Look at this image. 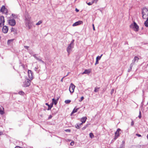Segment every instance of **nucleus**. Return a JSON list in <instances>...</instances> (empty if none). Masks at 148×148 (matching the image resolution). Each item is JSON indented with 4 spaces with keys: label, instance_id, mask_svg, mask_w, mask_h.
<instances>
[{
    "label": "nucleus",
    "instance_id": "obj_1",
    "mask_svg": "<svg viewBox=\"0 0 148 148\" xmlns=\"http://www.w3.org/2000/svg\"><path fill=\"white\" fill-rule=\"evenodd\" d=\"M31 17L27 13H25V21L26 26L28 27L29 29L30 28L29 24L30 23Z\"/></svg>",
    "mask_w": 148,
    "mask_h": 148
},
{
    "label": "nucleus",
    "instance_id": "obj_2",
    "mask_svg": "<svg viewBox=\"0 0 148 148\" xmlns=\"http://www.w3.org/2000/svg\"><path fill=\"white\" fill-rule=\"evenodd\" d=\"M74 41V40H73L67 48L66 51L68 53V55L69 54L72 49L73 48Z\"/></svg>",
    "mask_w": 148,
    "mask_h": 148
},
{
    "label": "nucleus",
    "instance_id": "obj_3",
    "mask_svg": "<svg viewBox=\"0 0 148 148\" xmlns=\"http://www.w3.org/2000/svg\"><path fill=\"white\" fill-rule=\"evenodd\" d=\"M142 13L143 15L142 18L143 19H145L148 16V9L145 7L142 9Z\"/></svg>",
    "mask_w": 148,
    "mask_h": 148
},
{
    "label": "nucleus",
    "instance_id": "obj_4",
    "mask_svg": "<svg viewBox=\"0 0 148 148\" xmlns=\"http://www.w3.org/2000/svg\"><path fill=\"white\" fill-rule=\"evenodd\" d=\"M130 28L133 29L136 32H138L139 29L138 26L135 22L130 25Z\"/></svg>",
    "mask_w": 148,
    "mask_h": 148
},
{
    "label": "nucleus",
    "instance_id": "obj_5",
    "mask_svg": "<svg viewBox=\"0 0 148 148\" xmlns=\"http://www.w3.org/2000/svg\"><path fill=\"white\" fill-rule=\"evenodd\" d=\"M9 24L11 26H14L16 24L15 19H13L12 18H10L8 20Z\"/></svg>",
    "mask_w": 148,
    "mask_h": 148
},
{
    "label": "nucleus",
    "instance_id": "obj_6",
    "mask_svg": "<svg viewBox=\"0 0 148 148\" xmlns=\"http://www.w3.org/2000/svg\"><path fill=\"white\" fill-rule=\"evenodd\" d=\"M4 17L3 16H0V27H1L4 25Z\"/></svg>",
    "mask_w": 148,
    "mask_h": 148
},
{
    "label": "nucleus",
    "instance_id": "obj_7",
    "mask_svg": "<svg viewBox=\"0 0 148 148\" xmlns=\"http://www.w3.org/2000/svg\"><path fill=\"white\" fill-rule=\"evenodd\" d=\"M30 80L29 79H26L23 83V86L26 87L30 85Z\"/></svg>",
    "mask_w": 148,
    "mask_h": 148
},
{
    "label": "nucleus",
    "instance_id": "obj_8",
    "mask_svg": "<svg viewBox=\"0 0 148 148\" xmlns=\"http://www.w3.org/2000/svg\"><path fill=\"white\" fill-rule=\"evenodd\" d=\"M121 130L120 128H118L115 133V137L114 138V140H115L120 135L119 132Z\"/></svg>",
    "mask_w": 148,
    "mask_h": 148
},
{
    "label": "nucleus",
    "instance_id": "obj_9",
    "mask_svg": "<svg viewBox=\"0 0 148 148\" xmlns=\"http://www.w3.org/2000/svg\"><path fill=\"white\" fill-rule=\"evenodd\" d=\"M75 87V86L73 83L71 84L69 88V90L71 93L74 92Z\"/></svg>",
    "mask_w": 148,
    "mask_h": 148
},
{
    "label": "nucleus",
    "instance_id": "obj_10",
    "mask_svg": "<svg viewBox=\"0 0 148 148\" xmlns=\"http://www.w3.org/2000/svg\"><path fill=\"white\" fill-rule=\"evenodd\" d=\"M139 60V58L137 56H135L133 60L132 61V63L131 64L132 65H135L136 64V62H137Z\"/></svg>",
    "mask_w": 148,
    "mask_h": 148
},
{
    "label": "nucleus",
    "instance_id": "obj_11",
    "mask_svg": "<svg viewBox=\"0 0 148 148\" xmlns=\"http://www.w3.org/2000/svg\"><path fill=\"white\" fill-rule=\"evenodd\" d=\"M83 24V21H79L74 23L72 26L73 27L77 26Z\"/></svg>",
    "mask_w": 148,
    "mask_h": 148
},
{
    "label": "nucleus",
    "instance_id": "obj_12",
    "mask_svg": "<svg viewBox=\"0 0 148 148\" xmlns=\"http://www.w3.org/2000/svg\"><path fill=\"white\" fill-rule=\"evenodd\" d=\"M8 27L6 26H4L2 28L3 32L4 33H6L8 31Z\"/></svg>",
    "mask_w": 148,
    "mask_h": 148
},
{
    "label": "nucleus",
    "instance_id": "obj_13",
    "mask_svg": "<svg viewBox=\"0 0 148 148\" xmlns=\"http://www.w3.org/2000/svg\"><path fill=\"white\" fill-rule=\"evenodd\" d=\"M28 76L29 78L31 79H32L33 78V73L32 72V71L31 70H28Z\"/></svg>",
    "mask_w": 148,
    "mask_h": 148
},
{
    "label": "nucleus",
    "instance_id": "obj_14",
    "mask_svg": "<svg viewBox=\"0 0 148 148\" xmlns=\"http://www.w3.org/2000/svg\"><path fill=\"white\" fill-rule=\"evenodd\" d=\"M18 15L15 14H12L11 15L10 18H12L13 19H17L18 18Z\"/></svg>",
    "mask_w": 148,
    "mask_h": 148
},
{
    "label": "nucleus",
    "instance_id": "obj_15",
    "mask_svg": "<svg viewBox=\"0 0 148 148\" xmlns=\"http://www.w3.org/2000/svg\"><path fill=\"white\" fill-rule=\"evenodd\" d=\"M122 143V144L120 145V147L117 148H125V141L124 140H123Z\"/></svg>",
    "mask_w": 148,
    "mask_h": 148
},
{
    "label": "nucleus",
    "instance_id": "obj_16",
    "mask_svg": "<svg viewBox=\"0 0 148 148\" xmlns=\"http://www.w3.org/2000/svg\"><path fill=\"white\" fill-rule=\"evenodd\" d=\"M0 11L2 12H5V11H7V9L5 6H2L1 8Z\"/></svg>",
    "mask_w": 148,
    "mask_h": 148
},
{
    "label": "nucleus",
    "instance_id": "obj_17",
    "mask_svg": "<svg viewBox=\"0 0 148 148\" xmlns=\"http://www.w3.org/2000/svg\"><path fill=\"white\" fill-rule=\"evenodd\" d=\"M4 108L2 106H0V114H1L3 115L4 114Z\"/></svg>",
    "mask_w": 148,
    "mask_h": 148
},
{
    "label": "nucleus",
    "instance_id": "obj_18",
    "mask_svg": "<svg viewBox=\"0 0 148 148\" xmlns=\"http://www.w3.org/2000/svg\"><path fill=\"white\" fill-rule=\"evenodd\" d=\"M87 119V118L86 117H83L81 119L80 121L82 123H84L85 122Z\"/></svg>",
    "mask_w": 148,
    "mask_h": 148
},
{
    "label": "nucleus",
    "instance_id": "obj_19",
    "mask_svg": "<svg viewBox=\"0 0 148 148\" xmlns=\"http://www.w3.org/2000/svg\"><path fill=\"white\" fill-rule=\"evenodd\" d=\"M58 99H57L56 100L55 99L53 98L52 99V103H53V104L54 103L55 105H56L58 103Z\"/></svg>",
    "mask_w": 148,
    "mask_h": 148
},
{
    "label": "nucleus",
    "instance_id": "obj_20",
    "mask_svg": "<svg viewBox=\"0 0 148 148\" xmlns=\"http://www.w3.org/2000/svg\"><path fill=\"white\" fill-rule=\"evenodd\" d=\"M90 72V71L89 69H86L85 71L82 73V74H88Z\"/></svg>",
    "mask_w": 148,
    "mask_h": 148
},
{
    "label": "nucleus",
    "instance_id": "obj_21",
    "mask_svg": "<svg viewBox=\"0 0 148 148\" xmlns=\"http://www.w3.org/2000/svg\"><path fill=\"white\" fill-rule=\"evenodd\" d=\"M79 109V108H76V107H75L71 112V114L72 115L74 113L76 112L77 111V110Z\"/></svg>",
    "mask_w": 148,
    "mask_h": 148
},
{
    "label": "nucleus",
    "instance_id": "obj_22",
    "mask_svg": "<svg viewBox=\"0 0 148 148\" xmlns=\"http://www.w3.org/2000/svg\"><path fill=\"white\" fill-rule=\"evenodd\" d=\"M144 25L146 27H148V17L147 18L146 20L144 23Z\"/></svg>",
    "mask_w": 148,
    "mask_h": 148
},
{
    "label": "nucleus",
    "instance_id": "obj_23",
    "mask_svg": "<svg viewBox=\"0 0 148 148\" xmlns=\"http://www.w3.org/2000/svg\"><path fill=\"white\" fill-rule=\"evenodd\" d=\"M36 60L39 61L41 62L43 64L45 63L42 60L41 58L40 57H38Z\"/></svg>",
    "mask_w": 148,
    "mask_h": 148
},
{
    "label": "nucleus",
    "instance_id": "obj_24",
    "mask_svg": "<svg viewBox=\"0 0 148 148\" xmlns=\"http://www.w3.org/2000/svg\"><path fill=\"white\" fill-rule=\"evenodd\" d=\"M90 123L87 124L86 125L84 126L82 128V130H84L88 126L90 125Z\"/></svg>",
    "mask_w": 148,
    "mask_h": 148
},
{
    "label": "nucleus",
    "instance_id": "obj_25",
    "mask_svg": "<svg viewBox=\"0 0 148 148\" xmlns=\"http://www.w3.org/2000/svg\"><path fill=\"white\" fill-rule=\"evenodd\" d=\"M100 89V87H95V88L94 91L95 92H97L99 91Z\"/></svg>",
    "mask_w": 148,
    "mask_h": 148
},
{
    "label": "nucleus",
    "instance_id": "obj_26",
    "mask_svg": "<svg viewBox=\"0 0 148 148\" xmlns=\"http://www.w3.org/2000/svg\"><path fill=\"white\" fill-rule=\"evenodd\" d=\"M133 66V65H132V64H130V68L129 69H128V71L129 72L130 71H131L132 70V67Z\"/></svg>",
    "mask_w": 148,
    "mask_h": 148
},
{
    "label": "nucleus",
    "instance_id": "obj_27",
    "mask_svg": "<svg viewBox=\"0 0 148 148\" xmlns=\"http://www.w3.org/2000/svg\"><path fill=\"white\" fill-rule=\"evenodd\" d=\"M80 125H79V123L75 125V127L77 129H79L80 128Z\"/></svg>",
    "mask_w": 148,
    "mask_h": 148
},
{
    "label": "nucleus",
    "instance_id": "obj_28",
    "mask_svg": "<svg viewBox=\"0 0 148 148\" xmlns=\"http://www.w3.org/2000/svg\"><path fill=\"white\" fill-rule=\"evenodd\" d=\"M89 136L91 138H93L94 137V135L92 133H90L89 134Z\"/></svg>",
    "mask_w": 148,
    "mask_h": 148
},
{
    "label": "nucleus",
    "instance_id": "obj_29",
    "mask_svg": "<svg viewBox=\"0 0 148 148\" xmlns=\"http://www.w3.org/2000/svg\"><path fill=\"white\" fill-rule=\"evenodd\" d=\"M71 102V100H66L65 101V103L66 104H68L70 103Z\"/></svg>",
    "mask_w": 148,
    "mask_h": 148
},
{
    "label": "nucleus",
    "instance_id": "obj_30",
    "mask_svg": "<svg viewBox=\"0 0 148 148\" xmlns=\"http://www.w3.org/2000/svg\"><path fill=\"white\" fill-rule=\"evenodd\" d=\"M18 94L21 95H23L25 93L22 91H20L18 92Z\"/></svg>",
    "mask_w": 148,
    "mask_h": 148
},
{
    "label": "nucleus",
    "instance_id": "obj_31",
    "mask_svg": "<svg viewBox=\"0 0 148 148\" xmlns=\"http://www.w3.org/2000/svg\"><path fill=\"white\" fill-rule=\"evenodd\" d=\"M42 23V22L41 21H39L38 23H37L36 25H38Z\"/></svg>",
    "mask_w": 148,
    "mask_h": 148
},
{
    "label": "nucleus",
    "instance_id": "obj_32",
    "mask_svg": "<svg viewBox=\"0 0 148 148\" xmlns=\"http://www.w3.org/2000/svg\"><path fill=\"white\" fill-rule=\"evenodd\" d=\"M101 58V56H97L96 58V60H100Z\"/></svg>",
    "mask_w": 148,
    "mask_h": 148
},
{
    "label": "nucleus",
    "instance_id": "obj_33",
    "mask_svg": "<svg viewBox=\"0 0 148 148\" xmlns=\"http://www.w3.org/2000/svg\"><path fill=\"white\" fill-rule=\"evenodd\" d=\"M138 117L139 119H140L141 117V112L140 111H139V115L138 116Z\"/></svg>",
    "mask_w": 148,
    "mask_h": 148
},
{
    "label": "nucleus",
    "instance_id": "obj_34",
    "mask_svg": "<svg viewBox=\"0 0 148 148\" xmlns=\"http://www.w3.org/2000/svg\"><path fill=\"white\" fill-rule=\"evenodd\" d=\"M84 99V97L82 96V97H81L80 100H79V101L80 102H81L83 100V99Z\"/></svg>",
    "mask_w": 148,
    "mask_h": 148
},
{
    "label": "nucleus",
    "instance_id": "obj_35",
    "mask_svg": "<svg viewBox=\"0 0 148 148\" xmlns=\"http://www.w3.org/2000/svg\"><path fill=\"white\" fill-rule=\"evenodd\" d=\"M114 89H112L111 90V92H110V93L111 95H112V94L114 92Z\"/></svg>",
    "mask_w": 148,
    "mask_h": 148
},
{
    "label": "nucleus",
    "instance_id": "obj_36",
    "mask_svg": "<svg viewBox=\"0 0 148 148\" xmlns=\"http://www.w3.org/2000/svg\"><path fill=\"white\" fill-rule=\"evenodd\" d=\"M70 144L71 146H73L74 144V141H72L71 142Z\"/></svg>",
    "mask_w": 148,
    "mask_h": 148
},
{
    "label": "nucleus",
    "instance_id": "obj_37",
    "mask_svg": "<svg viewBox=\"0 0 148 148\" xmlns=\"http://www.w3.org/2000/svg\"><path fill=\"white\" fill-rule=\"evenodd\" d=\"M48 108L47 109V110H50L51 109V108L50 107V105H49V106H48Z\"/></svg>",
    "mask_w": 148,
    "mask_h": 148
},
{
    "label": "nucleus",
    "instance_id": "obj_38",
    "mask_svg": "<svg viewBox=\"0 0 148 148\" xmlns=\"http://www.w3.org/2000/svg\"><path fill=\"white\" fill-rule=\"evenodd\" d=\"M15 30V29L13 27H12L11 28V32H14Z\"/></svg>",
    "mask_w": 148,
    "mask_h": 148
},
{
    "label": "nucleus",
    "instance_id": "obj_39",
    "mask_svg": "<svg viewBox=\"0 0 148 148\" xmlns=\"http://www.w3.org/2000/svg\"><path fill=\"white\" fill-rule=\"evenodd\" d=\"M33 56L36 59H37V58L38 57H37L36 56V54H35L34 55H33Z\"/></svg>",
    "mask_w": 148,
    "mask_h": 148
},
{
    "label": "nucleus",
    "instance_id": "obj_40",
    "mask_svg": "<svg viewBox=\"0 0 148 148\" xmlns=\"http://www.w3.org/2000/svg\"><path fill=\"white\" fill-rule=\"evenodd\" d=\"M136 135L139 137H141V136L140 134H136Z\"/></svg>",
    "mask_w": 148,
    "mask_h": 148
},
{
    "label": "nucleus",
    "instance_id": "obj_41",
    "mask_svg": "<svg viewBox=\"0 0 148 148\" xmlns=\"http://www.w3.org/2000/svg\"><path fill=\"white\" fill-rule=\"evenodd\" d=\"M98 63H99L98 60H96V62L95 63V65H96L97 64H98Z\"/></svg>",
    "mask_w": 148,
    "mask_h": 148
},
{
    "label": "nucleus",
    "instance_id": "obj_42",
    "mask_svg": "<svg viewBox=\"0 0 148 148\" xmlns=\"http://www.w3.org/2000/svg\"><path fill=\"white\" fill-rule=\"evenodd\" d=\"M92 3H91V2H89L87 3V4L89 5H90L92 4Z\"/></svg>",
    "mask_w": 148,
    "mask_h": 148
},
{
    "label": "nucleus",
    "instance_id": "obj_43",
    "mask_svg": "<svg viewBox=\"0 0 148 148\" xmlns=\"http://www.w3.org/2000/svg\"><path fill=\"white\" fill-rule=\"evenodd\" d=\"M24 47L26 49H28V48H29V47L26 46H24Z\"/></svg>",
    "mask_w": 148,
    "mask_h": 148
},
{
    "label": "nucleus",
    "instance_id": "obj_44",
    "mask_svg": "<svg viewBox=\"0 0 148 148\" xmlns=\"http://www.w3.org/2000/svg\"><path fill=\"white\" fill-rule=\"evenodd\" d=\"M134 125V122H133V121H132L131 123V125L132 126H133Z\"/></svg>",
    "mask_w": 148,
    "mask_h": 148
},
{
    "label": "nucleus",
    "instance_id": "obj_45",
    "mask_svg": "<svg viewBox=\"0 0 148 148\" xmlns=\"http://www.w3.org/2000/svg\"><path fill=\"white\" fill-rule=\"evenodd\" d=\"M65 131H66V132H70L71 131V130H68V129L66 130Z\"/></svg>",
    "mask_w": 148,
    "mask_h": 148
},
{
    "label": "nucleus",
    "instance_id": "obj_46",
    "mask_svg": "<svg viewBox=\"0 0 148 148\" xmlns=\"http://www.w3.org/2000/svg\"><path fill=\"white\" fill-rule=\"evenodd\" d=\"M92 26H93V30L95 31V27L94 24H92Z\"/></svg>",
    "mask_w": 148,
    "mask_h": 148
},
{
    "label": "nucleus",
    "instance_id": "obj_47",
    "mask_svg": "<svg viewBox=\"0 0 148 148\" xmlns=\"http://www.w3.org/2000/svg\"><path fill=\"white\" fill-rule=\"evenodd\" d=\"M38 66L37 67H35L34 68V70L35 71H36L38 69Z\"/></svg>",
    "mask_w": 148,
    "mask_h": 148
},
{
    "label": "nucleus",
    "instance_id": "obj_48",
    "mask_svg": "<svg viewBox=\"0 0 148 148\" xmlns=\"http://www.w3.org/2000/svg\"><path fill=\"white\" fill-rule=\"evenodd\" d=\"M65 76L64 77H63L61 79V82H63V79L65 77Z\"/></svg>",
    "mask_w": 148,
    "mask_h": 148
},
{
    "label": "nucleus",
    "instance_id": "obj_49",
    "mask_svg": "<svg viewBox=\"0 0 148 148\" xmlns=\"http://www.w3.org/2000/svg\"><path fill=\"white\" fill-rule=\"evenodd\" d=\"M52 116L51 115H50L48 117V119H50L51 118Z\"/></svg>",
    "mask_w": 148,
    "mask_h": 148
},
{
    "label": "nucleus",
    "instance_id": "obj_50",
    "mask_svg": "<svg viewBox=\"0 0 148 148\" xmlns=\"http://www.w3.org/2000/svg\"><path fill=\"white\" fill-rule=\"evenodd\" d=\"M75 10L77 12H78L79 11V10L77 9V8H75Z\"/></svg>",
    "mask_w": 148,
    "mask_h": 148
},
{
    "label": "nucleus",
    "instance_id": "obj_51",
    "mask_svg": "<svg viewBox=\"0 0 148 148\" xmlns=\"http://www.w3.org/2000/svg\"><path fill=\"white\" fill-rule=\"evenodd\" d=\"M21 147L19 146H16L14 148H21Z\"/></svg>",
    "mask_w": 148,
    "mask_h": 148
},
{
    "label": "nucleus",
    "instance_id": "obj_52",
    "mask_svg": "<svg viewBox=\"0 0 148 148\" xmlns=\"http://www.w3.org/2000/svg\"><path fill=\"white\" fill-rule=\"evenodd\" d=\"M53 103H51V105H50V107H51V108H52V107H53Z\"/></svg>",
    "mask_w": 148,
    "mask_h": 148
},
{
    "label": "nucleus",
    "instance_id": "obj_53",
    "mask_svg": "<svg viewBox=\"0 0 148 148\" xmlns=\"http://www.w3.org/2000/svg\"><path fill=\"white\" fill-rule=\"evenodd\" d=\"M45 104H46V105H47L48 106H49V104L48 103H45Z\"/></svg>",
    "mask_w": 148,
    "mask_h": 148
},
{
    "label": "nucleus",
    "instance_id": "obj_54",
    "mask_svg": "<svg viewBox=\"0 0 148 148\" xmlns=\"http://www.w3.org/2000/svg\"><path fill=\"white\" fill-rule=\"evenodd\" d=\"M83 123H82H82H80V124H79V125H80V126L81 125H82Z\"/></svg>",
    "mask_w": 148,
    "mask_h": 148
},
{
    "label": "nucleus",
    "instance_id": "obj_55",
    "mask_svg": "<svg viewBox=\"0 0 148 148\" xmlns=\"http://www.w3.org/2000/svg\"><path fill=\"white\" fill-rule=\"evenodd\" d=\"M3 133L2 132H0V135L2 134Z\"/></svg>",
    "mask_w": 148,
    "mask_h": 148
},
{
    "label": "nucleus",
    "instance_id": "obj_56",
    "mask_svg": "<svg viewBox=\"0 0 148 148\" xmlns=\"http://www.w3.org/2000/svg\"><path fill=\"white\" fill-rule=\"evenodd\" d=\"M98 0H94V1H95L96 2V3L97 1H98Z\"/></svg>",
    "mask_w": 148,
    "mask_h": 148
},
{
    "label": "nucleus",
    "instance_id": "obj_57",
    "mask_svg": "<svg viewBox=\"0 0 148 148\" xmlns=\"http://www.w3.org/2000/svg\"><path fill=\"white\" fill-rule=\"evenodd\" d=\"M147 138L148 139V134H147Z\"/></svg>",
    "mask_w": 148,
    "mask_h": 148
},
{
    "label": "nucleus",
    "instance_id": "obj_58",
    "mask_svg": "<svg viewBox=\"0 0 148 148\" xmlns=\"http://www.w3.org/2000/svg\"><path fill=\"white\" fill-rule=\"evenodd\" d=\"M102 55H103V54H101V56H101V57H102Z\"/></svg>",
    "mask_w": 148,
    "mask_h": 148
},
{
    "label": "nucleus",
    "instance_id": "obj_59",
    "mask_svg": "<svg viewBox=\"0 0 148 148\" xmlns=\"http://www.w3.org/2000/svg\"><path fill=\"white\" fill-rule=\"evenodd\" d=\"M1 36H0V39H1Z\"/></svg>",
    "mask_w": 148,
    "mask_h": 148
}]
</instances>
